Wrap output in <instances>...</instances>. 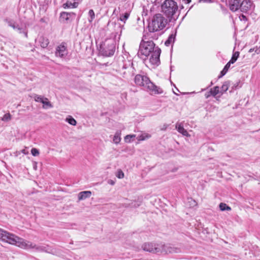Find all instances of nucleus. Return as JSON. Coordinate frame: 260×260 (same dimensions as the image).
Segmentation results:
<instances>
[{"mask_svg": "<svg viewBox=\"0 0 260 260\" xmlns=\"http://www.w3.org/2000/svg\"><path fill=\"white\" fill-rule=\"evenodd\" d=\"M200 2L211 3L212 2V0H199Z\"/></svg>", "mask_w": 260, "mask_h": 260, "instance_id": "obj_37", "label": "nucleus"}, {"mask_svg": "<svg viewBox=\"0 0 260 260\" xmlns=\"http://www.w3.org/2000/svg\"><path fill=\"white\" fill-rule=\"evenodd\" d=\"M21 152L22 153H24L25 154H27V152H26L25 150V149H22Z\"/></svg>", "mask_w": 260, "mask_h": 260, "instance_id": "obj_41", "label": "nucleus"}, {"mask_svg": "<svg viewBox=\"0 0 260 260\" xmlns=\"http://www.w3.org/2000/svg\"><path fill=\"white\" fill-rule=\"evenodd\" d=\"M255 50H256V47L254 48H251L250 49H249V52H252L254 51H255Z\"/></svg>", "mask_w": 260, "mask_h": 260, "instance_id": "obj_40", "label": "nucleus"}, {"mask_svg": "<svg viewBox=\"0 0 260 260\" xmlns=\"http://www.w3.org/2000/svg\"><path fill=\"white\" fill-rule=\"evenodd\" d=\"M34 100L36 102L42 103L45 98L44 96L38 94H35L34 96Z\"/></svg>", "mask_w": 260, "mask_h": 260, "instance_id": "obj_27", "label": "nucleus"}, {"mask_svg": "<svg viewBox=\"0 0 260 260\" xmlns=\"http://www.w3.org/2000/svg\"><path fill=\"white\" fill-rule=\"evenodd\" d=\"M222 2H223V0H222Z\"/></svg>", "mask_w": 260, "mask_h": 260, "instance_id": "obj_49", "label": "nucleus"}, {"mask_svg": "<svg viewBox=\"0 0 260 260\" xmlns=\"http://www.w3.org/2000/svg\"><path fill=\"white\" fill-rule=\"evenodd\" d=\"M177 33V29L175 30V32L171 34L168 37V39L165 41V44L167 46H169L171 44L174 43L175 40V37Z\"/></svg>", "mask_w": 260, "mask_h": 260, "instance_id": "obj_17", "label": "nucleus"}, {"mask_svg": "<svg viewBox=\"0 0 260 260\" xmlns=\"http://www.w3.org/2000/svg\"><path fill=\"white\" fill-rule=\"evenodd\" d=\"M31 153L32 155L35 156H38L39 154V150L35 148H33L31 149Z\"/></svg>", "mask_w": 260, "mask_h": 260, "instance_id": "obj_31", "label": "nucleus"}, {"mask_svg": "<svg viewBox=\"0 0 260 260\" xmlns=\"http://www.w3.org/2000/svg\"><path fill=\"white\" fill-rule=\"evenodd\" d=\"M222 2H223V0H222Z\"/></svg>", "mask_w": 260, "mask_h": 260, "instance_id": "obj_48", "label": "nucleus"}, {"mask_svg": "<svg viewBox=\"0 0 260 260\" xmlns=\"http://www.w3.org/2000/svg\"><path fill=\"white\" fill-rule=\"evenodd\" d=\"M152 38H146L145 32L143 35L140 43L138 56L143 60L150 55L149 61L152 64L158 66L160 63L159 56L161 50L158 46H155Z\"/></svg>", "mask_w": 260, "mask_h": 260, "instance_id": "obj_1", "label": "nucleus"}, {"mask_svg": "<svg viewBox=\"0 0 260 260\" xmlns=\"http://www.w3.org/2000/svg\"><path fill=\"white\" fill-rule=\"evenodd\" d=\"M91 194L90 191H84L80 192L78 195V199L79 200H83L87 198H89Z\"/></svg>", "mask_w": 260, "mask_h": 260, "instance_id": "obj_19", "label": "nucleus"}, {"mask_svg": "<svg viewBox=\"0 0 260 260\" xmlns=\"http://www.w3.org/2000/svg\"><path fill=\"white\" fill-rule=\"evenodd\" d=\"M255 52H256L257 54H259L260 53V46L258 48L256 47Z\"/></svg>", "mask_w": 260, "mask_h": 260, "instance_id": "obj_39", "label": "nucleus"}, {"mask_svg": "<svg viewBox=\"0 0 260 260\" xmlns=\"http://www.w3.org/2000/svg\"><path fill=\"white\" fill-rule=\"evenodd\" d=\"M167 23L168 20L162 14L158 13L154 15L148 24V31L145 32V37L146 38L157 40L162 34L160 30L166 27Z\"/></svg>", "mask_w": 260, "mask_h": 260, "instance_id": "obj_4", "label": "nucleus"}, {"mask_svg": "<svg viewBox=\"0 0 260 260\" xmlns=\"http://www.w3.org/2000/svg\"><path fill=\"white\" fill-rule=\"evenodd\" d=\"M241 0H228L230 9L235 12L239 9Z\"/></svg>", "mask_w": 260, "mask_h": 260, "instance_id": "obj_11", "label": "nucleus"}, {"mask_svg": "<svg viewBox=\"0 0 260 260\" xmlns=\"http://www.w3.org/2000/svg\"><path fill=\"white\" fill-rule=\"evenodd\" d=\"M135 135H127L124 138V140H125V141L126 142H131V138H135Z\"/></svg>", "mask_w": 260, "mask_h": 260, "instance_id": "obj_32", "label": "nucleus"}, {"mask_svg": "<svg viewBox=\"0 0 260 260\" xmlns=\"http://www.w3.org/2000/svg\"><path fill=\"white\" fill-rule=\"evenodd\" d=\"M210 94L213 96H215L217 94L220 93V90H219V88L218 86H215L213 88H211L210 91Z\"/></svg>", "mask_w": 260, "mask_h": 260, "instance_id": "obj_21", "label": "nucleus"}, {"mask_svg": "<svg viewBox=\"0 0 260 260\" xmlns=\"http://www.w3.org/2000/svg\"><path fill=\"white\" fill-rule=\"evenodd\" d=\"M67 44L64 42L61 43L56 48L55 55L60 58H64L68 55Z\"/></svg>", "mask_w": 260, "mask_h": 260, "instance_id": "obj_8", "label": "nucleus"}, {"mask_svg": "<svg viewBox=\"0 0 260 260\" xmlns=\"http://www.w3.org/2000/svg\"><path fill=\"white\" fill-rule=\"evenodd\" d=\"M114 184V182H111V184Z\"/></svg>", "mask_w": 260, "mask_h": 260, "instance_id": "obj_46", "label": "nucleus"}, {"mask_svg": "<svg viewBox=\"0 0 260 260\" xmlns=\"http://www.w3.org/2000/svg\"><path fill=\"white\" fill-rule=\"evenodd\" d=\"M79 2H74L72 3L70 1H67L66 3L63 4L62 7L64 9L67 8H76L78 7Z\"/></svg>", "mask_w": 260, "mask_h": 260, "instance_id": "obj_18", "label": "nucleus"}, {"mask_svg": "<svg viewBox=\"0 0 260 260\" xmlns=\"http://www.w3.org/2000/svg\"><path fill=\"white\" fill-rule=\"evenodd\" d=\"M219 208L221 211H225V210H231V208L230 207L228 206L226 204L221 203L219 205Z\"/></svg>", "mask_w": 260, "mask_h": 260, "instance_id": "obj_26", "label": "nucleus"}, {"mask_svg": "<svg viewBox=\"0 0 260 260\" xmlns=\"http://www.w3.org/2000/svg\"><path fill=\"white\" fill-rule=\"evenodd\" d=\"M115 28L117 31L111 33L110 37L106 39L101 44L99 48L100 53L106 57L114 55L116 48V41H119L122 32V27L120 24H115Z\"/></svg>", "mask_w": 260, "mask_h": 260, "instance_id": "obj_3", "label": "nucleus"}, {"mask_svg": "<svg viewBox=\"0 0 260 260\" xmlns=\"http://www.w3.org/2000/svg\"><path fill=\"white\" fill-rule=\"evenodd\" d=\"M161 12L167 17L170 22L175 21L178 17V6L174 0H165L161 6Z\"/></svg>", "mask_w": 260, "mask_h": 260, "instance_id": "obj_6", "label": "nucleus"}, {"mask_svg": "<svg viewBox=\"0 0 260 260\" xmlns=\"http://www.w3.org/2000/svg\"><path fill=\"white\" fill-rule=\"evenodd\" d=\"M133 65V62L130 61H128L127 62L124 63L122 67V70L120 71L121 74H122L123 78H126L127 77V74L125 71H123L124 70L129 68L130 69L132 68Z\"/></svg>", "mask_w": 260, "mask_h": 260, "instance_id": "obj_15", "label": "nucleus"}, {"mask_svg": "<svg viewBox=\"0 0 260 260\" xmlns=\"http://www.w3.org/2000/svg\"><path fill=\"white\" fill-rule=\"evenodd\" d=\"M135 82L137 86L143 87L145 90L152 94H161L163 92L162 89L151 82L146 76L137 75L135 78Z\"/></svg>", "mask_w": 260, "mask_h": 260, "instance_id": "obj_5", "label": "nucleus"}, {"mask_svg": "<svg viewBox=\"0 0 260 260\" xmlns=\"http://www.w3.org/2000/svg\"><path fill=\"white\" fill-rule=\"evenodd\" d=\"M0 239L10 244L15 245L21 248L35 249L37 251H44L45 247L37 246L30 241L25 240L15 235L0 229Z\"/></svg>", "mask_w": 260, "mask_h": 260, "instance_id": "obj_2", "label": "nucleus"}, {"mask_svg": "<svg viewBox=\"0 0 260 260\" xmlns=\"http://www.w3.org/2000/svg\"><path fill=\"white\" fill-rule=\"evenodd\" d=\"M139 140H143L144 138H140Z\"/></svg>", "mask_w": 260, "mask_h": 260, "instance_id": "obj_44", "label": "nucleus"}, {"mask_svg": "<svg viewBox=\"0 0 260 260\" xmlns=\"http://www.w3.org/2000/svg\"><path fill=\"white\" fill-rule=\"evenodd\" d=\"M239 54L240 53L238 51L234 52L232 55L231 60L229 61L231 62L232 64L235 63L237 60L238 58L239 57Z\"/></svg>", "mask_w": 260, "mask_h": 260, "instance_id": "obj_24", "label": "nucleus"}, {"mask_svg": "<svg viewBox=\"0 0 260 260\" xmlns=\"http://www.w3.org/2000/svg\"><path fill=\"white\" fill-rule=\"evenodd\" d=\"M5 21L8 24L9 26L12 27L14 29H17L20 31L22 29L19 25L16 24V23L12 19L6 18L5 19Z\"/></svg>", "mask_w": 260, "mask_h": 260, "instance_id": "obj_16", "label": "nucleus"}, {"mask_svg": "<svg viewBox=\"0 0 260 260\" xmlns=\"http://www.w3.org/2000/svg\"><path fill=\"white\" fill-rule=\"evenodd\" d=\"M222 71H223V72H224V73H225V74H226V73H227V72L228 71L225 70V69H224V68L223 69V70H222Z\"/></svg>", "mask_w": 260, "mask_h": 260, "instance_id": "obj_42", "label": "nucleus"}, {"mask_svg": "<svg viewBox=\"0 0 260 260\" xmlns=\"http://www.w3.org/2000/svg\"><path fill=\"white\" fill-rule=\"evenodd\" d=\"M222 2H223V0H222Z\"/></svg>", "mask_w": 260, "mask_h": 260, "instance_id": "obj_50", "label": "nucleus"}, {"mask_svg": "<svg viewBox=\"0 0 260 260\" xmlns=\"http://www.w3.org/2000/svg\"><path fill=\"white\" fill-rule=\"evenodd\" d=\"M176 128L177 129V131L182 135L186 137L190 136L187 131L184 128L183 125L182 123L177 122L176 124Z\"/></svg>", "mask_w": 260, "mask_h": 260, "instance_id": "obj_13", "label": "nucleus"}, {"mask_svg": "<svg viewBox=\"0 0 260 260\" xmlns=\"http://www.w3.org/2000/svg\"><path fill=\"white\" fill-rule=\"evenodd\" d=\"M34 168L35 170H36V169H37V164H36V163H35V166H34Z\"/></svg>", "mask_w": 260, "mask_h": 260, "instance_id": "obj_43", "label": "nucleus"}, {"mask_svg": "<svg viewBox=\"0 0 260 260\" xmlns=\"http://www.w3.org/2000/svg\"><path fill=\"white\" fill-rule=\"evenodd\" d=\"M230 81H225L221 87L220 93L223 94L224 92L226 91L230 86Z\"/></svg>", "mask_w": 260, "mask_h": 260, "instance_id": "obj_20", "label": "nucleus"}, {"mask_svg": "<svg viewBox=\"0 0 260 260\" xmlns=\"http://www.w3.org/2000/svg\"><path fill=\"white\" fill-rule=\"evenodd\" d=\"M11 119V115L9 113H7L4 115L2 118V120L3 121H9Z\"/></svg>", "mask_w": 260, "mask_h": 260, "instance_id": "obj_29", "label": "nucleus"}, {"mask_svg": "<svg viewBox=\"0 0 260 260\" xmlns=\"http://www.w3.org/2000/svg\"><path fill=\"white\" fill-rule=\"evenodd\" d=\"M75 14L74 13H68L66 12H62L60 15V20L64 23L71 21L72 16H75Z\"/></svg>", "mask_w": 260, "mask_h": 260, "instance_id": "obj_10", "label": "nucleus"}, {"mask_svg": "<svg viewBox=\"0 0 260 260\" xmlns=\"http://www.w3.org/2000/svg\"><path fill=\"white\" fill-rule=\"evenodd\" d=\"M213 84V83L212 82H211V85H212Z\"/></svg>", "mask_w": 260, "mask_h": 260, "instance_id": "obj_47", "label": "nucleus"}, {"mask_svg": "<svg viewBox=\"0 0 260 260\" xmlns=\"http://www.w3.org/2000/svg\"><path fill=\"white\" fill-rule=\"evenodd\" d=\"M161 243H145L142 245L143 250L153 253H158L161 251Z\"/></svg>", "mask_w": 260, "mask_h": 260, "instance_id": "obj_7", "label": "nucleus"}, {"mask_svg": "<svg viewBox=\"0 0 260 260\" xmlns=\"http://www.w3.org/2000/svg\"><path fill=\"white\" fill-rule=\"evenodd\" d=\"M240 18L241 20H244V21H247V19L246 18V17L244 15H241L240 16Z\"/></svg>", "mask_w": 260, "mask_h": 260, "instance_id": "obj_36", "label": "nucleus"}, {"mask_svg": "<svg viewBox=\"0 0 260 260\" xmlns=\"http://www.w3.org/2000/svg\"><path fill=\"white\" fill-rule=\"evenodd\" d=\"M224 75H225V73H224L223 72V71H221L220 72V75H219V76H218V78H221L222 77H223Z\"/></svg>", "mask_w": 260, "mask_h": 260, "instance_id": "obj_38", "label": "nucleus"}, {"mask_svg": "<svg viewBox=\"0 0 260 260\" xmlns=\"http://www.w3.org/2000/svg\"><path fill=\"white\" fill-rule=\"evenodd\" d=\"M251 2L249 0H243L241 3L239 8L243 12H247L248 11L251 7Z\"/></svg>", "mask_w": 260, "mask_h": 260, "instance_id": "obj_12", "label": "nucleus"}, {"mask_svg": "<svg viewBox=\"0 0 260 260\" xmlns=\"http://www.w3.org/2000/svg\"><path fill=\"white\" fill-rule=\"evenodd\" d=\"M231 64H232L231 62L229 61L226 65L224 66V69H225V70L228 71L230 67Z\"/></svg>", "mask_w": 260, "mask_h": 260, "instance_id": "obj_34", "label": "nucleus"}, {"mask_svg": "<svg viewBox=\"0 0 260 260\" xmlns=\"http://www.w3.org/2000/svg\"><path fill=\"white\" fill-rule=\"evenodd\" d=\"M43 104V108H47L48 107L49 108H52L53 107L52 105L51 104L50 102L48 101V100L47 98H45L44 100H43V102L42 103Z\"/></svg>", "mask_w": 260, "mask_h": 260, "instance_id": "obj_23", "label": "nucleus"}, {"mask_svg": "<svg viewBox=\"0 0 260 260\" xmlns=\"http://www.w3.org/2000/svg\"><path fill=\"white\" fill-rule=\"evenodd\" d=\"M66 121H67L72 125L75 126L77 124L76 120L74 118H73L71 116H69L68 117H67Z\"/></svg>", "mask_w": 260, "mask_h": 260, "instance_id": "obj_25", "label": "nucleus"}, {"mask_svg": "<svg viewBox=\"0 0 260 260\" xmlns=\"http://www.w3.org/2000/svg\"><path fill=\"white\" fill-rule=\"evenodd\" d=\"M239 82H237L236 83L234 84L233 86L232 87V89H236L239 87Z\"/></svg>", "mask_w": 260, "mask_h": 260, "instance_id": "obj_35", "label": "nucleus"}, {"mask_svg": "<svg viewBox=\"0 0 260 260\" xmlns=\"http://www.w3.org/2000/svg\"><path fill=\"white\" fill-rule=\"evenodd\" d=\"M88 15L90 17L88 21L89 22H91L95 17L94 12L93 10L91 9L89 11Z\"/></svg>", "mask_w": 260, "mask_h": 260, "instance_id": "obj_28", "label": "nucleus"}, {"mask_svg": "<svg viewBox=\"0 0 260 260\" xmlns=\"http://www.w3.org/2000/svg\"><path fill=\"white\" fill-rule=\"evenodd\" d=\"M187 3H189L191 2V0H187Z\"/></svg>", "mask_w": 260, "mask_h": 260, "instance_id": "obj_45", "label": "nucleus"}, {"mask_svg": "<svg viewBox=\"0 0 260 260\" xmlns=\"http://www.w3.org/2000/svg\"><path fill=\"white\" fill-rule=\"evenodd\" d=\"M128 17H129V14L128 13H126L120 17V20L124 22L128 18Z\"/></svg>", "mask_w": 260, "mask_h": 260, "instance_id": "obj_30", "label": "nucleus"}, {"mask_svg": "<svg viewBox=\"0 0 260 260\" xmlns=\"http://www.w3.org/2000/svg\"><path fill=\"white\" fill-rule=\"evenodd\" d=\"M116 176L120 179L123 178L124 177V173L121 170H119L117 172Z\"/></svg>", "mask_w": 260, "mask_h": 260, "instance_id": "obj_33", "label": "nucleus"}, {"mask_svg": "<svg viewBox=\"0 0 260 260\" xmlns=\"http://www.w3.org/2000/svg\"><path fill=\"white\" fill-rule=\"evenodd\" d=\"M161 246L162 247H160V253L167 254L178 253L180 252V250L179 248L172 246L170 244L165 245L161 243Z\"/></svg>", "mask_w": 260, "mask_h": 260, "instance_id": "obj_9", "label": "nucleus"}, {"mask_svg": "<svg viewBox=\"0 0 260 260\" xmlns=\"http://www.w3.org/2000/svg\"><path fill=\"white\" fill-rule=\"evenodd\" d=\"M120 134L121 132L120 131H117L113 137V141L115 144H118L120 140Z\"/></svg>", "mask_w": 260, "mask_h": 260, "instance_id": "obj_22", "label": "nucleus"}, {"mask_svg": "<svg viewBox=\"0 0 260 260\" xmlns=\"http://www.w3.org/2000/svg\"><path fill=\"white\" fill-rule=\"evenodd\" d=\"M37 41H38L41 47L43 48H46L49 43L48 39L43 36L39 37Z\"/></svg>", "mask_w": 260, "mask_h": 260, "instance_id": "obj_14", "label": "nucleus"}]
</instances>
